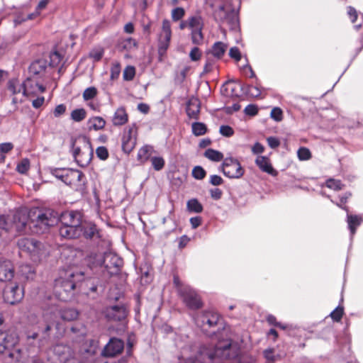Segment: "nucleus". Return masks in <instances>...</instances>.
<instances>
[{
	"instance_id": "obj_1",
	"label": "nucleus",
	"mask_w": 363,
	"mask_h": 363,
	"mask_svg": "<svg viewBox=\"0 0 363 363\" xmlns=\"http://www.w3.org/2000/svg\"><path fill=\"white\" fill-rule=\"evenodd\" d=\"M11 230L26 232L28 225L30 230L36 234L44 233L58 222V215L52 209H34L28 213L17 211L11 215Z\"/></svg>"
},
{
	"instance_id": "obj_2",
	"label": "nucleus",
	"mask_w": 363,
	"mask_h": 363,
	"mask_svg": "<svg viewBox=\"0 0 363 363\" xmlns=\"http://www.w3.org/2000/svg\"><path fill=\"white\" fill-rule=\"evenodd\" d=\"M33 330L27 332V338L38 340L40 346L48 343L51 331L53 328L56 330V337H60L65 332V327L57 320V315L53 311H48L38 318L33 324Z\"/></svg>"
},
{
	"instance_id": "obj_3",
	"label": "nucleus",
	"mask_w": 363,
	"mask_h": 363,
	"mask_svg": "<svg viewBox=\"0 0 363 363\" xmlns=\"http://www.w3.org/2000/svg\"><path fill=\"white\" fill-rule=\"evenodd\" d=\"M214 19L220 24L235 28L238 22V13L233 6V0H209Z\"/></svg>"
},
{
	"instance_id": "obj_4",
	"label": "nucleus",
	"mask_w": 363,
	"mask_h": 363,
	"mask_svg": "<svg viewBox=\"0 0 363 363\" xmlns=\"http://www.w3.org/2000/svg\"><path fill=\"white\" fill-rule=\"evenodd\" d=\"M83 277L84 273L82 272H74L69 269L65 272V277L56 279L55 293L59 299L67 301L72 296L76 282L82 280Z\"/></svg>"
},
{
	"instance_id": "obj_5",
	"label": "nucleus",
	"mask_w": 363,
	"mask_h": 363,
	"mask_svg": "<svg viewBox=\"0 0 363 363\" xmlns=\"http://www.w3.org/2000/svg\"><path fill=\"white\" fill-rule=\"evenodd\" d=\"M18 337L14 333L0 331V353L6 352L4 363H17L21 357V350L16 345Z\"/></svg>"
},
{
	"instance_id": "obj_6",
	"label": "nucleus",
	"mask_w": 363,
	"mask_h": 363,
	"mask_svg": "<svg viewBox=\"0 0 363 363\" xmlns=\"http://www.w3.org/2000/svg\"><path fill=\"white\" fill-rule=\"evenodd\" d=\"M93 257L98 259L97 264H103V267L110 276L118 274L123 264V259L111 252L96 255Z\"/></svg>"
},
{
	"instance_id": "obj_7",
	"label": "nucleus",
	"mask_w": 363,
	"mask_h": 363,
	"mask_svg": "<svg viewBox=\"0 0 363 363\" xmlns=\"http://www.w3.org/2000/svg\"><path fill=\"white\" fill-rule=\"evenodd\" d=\"M230 347V343L224 346H216L214 352H210L206 350L201 351L195 358H189L186 363H212L216 357L225 356L228 357V350Z\"/></svg>"
},
{
	"instance_id": "obj_8",
	"label": "nucleus",
	"mask_w": 363,
	"mask_h": 363,
	"mask_svg": "<svg viewBox=\"0 0 363 363\" xmlns=\"http://www.w3.org/2000/svg\"><path fill=\"white\" fill-rule=\"evenodd\" d=\"M222 171L225 176L230 179H240L245 172L239 161L232 157L224 159L222 164Z\"/></svg>"
},
{
	"instance_id": "obj_9",
	"label": "nucleus",
	"mask_w": 363,
	"mask_h": 363,
	"mask_svg": "<svg viewBox=\"0 0 363 363\" xmlns=\"http://www.w3.org/2000/svg\"><path fill=\"white\" fill-rule=\"evenodd\" d=\"M137 141V126L135 123L123 129L121 136L122 150L129 154L135 148Z\"/></svg>"
},
{
	"instance_id": "obj_10",
	"label": "nucleus",
	"mask_w": 363,
	"mask_h": 363,
	"mask_svg": "<svg viewBox=\"0 0 363 363\" xmlns=\"http://www.w3.org/2000/svg\"><path fill=\"white\" fill-rule=\"evenodd\" d=\"M203 21L201 16L195 15L189 18V29L191 30V40L194 44L199 45L203 43Z\"/></svg>"
},
{
	"instance_id": "obj_11",
	"label": "nucleus",
	"mask_w": 363,
	"mask_h": 363,
	"mask_svg": "<svg viewBox=\"0 0 363 363\" xmlns=\"http://www.w3.org/2000/svg\"><path fill=\"white\" fill-rule=\"evenodd\" d=\"M18 246L22 251L29 253L34 260L41 255L43 244L33 238H21L18 240Z\"/></svg>"
},
{
	"instance_id": "obj_12",
	"label": "nucleus",
	"mask_w": 363,
	"mask_h": 363,
	"mask_svg": "<svg viewBox=\"0 0 363 363\" xmlns=\"http://www.w3.org/2000/svg\"><path fill=\"white\" fill-rule=\"evenodd\" d=\"M179 296L183 302L190 309L196 310L202 306L201 298L196 291L191 287L181 289Z\"/></svg>"
},
{
	"instance_id": "obj_13",
	"label": "nucleus",
	"mask_w": 363,
	"mask_h": 363,
	"mask_svg": "<svg viewBox=\"0 0 363 363\" xmlns=\"http://www.w3.org/2000/svg\"><path fill=\"white\" fill-rule=\"evenodd\" d=\"M65 184L72 186L76 191L84 189L86 182L84 174L79 170L68 169Z\"/></svg>"
},
{
	"instance_id": "obj_14",
	"label": "nucleus",
	"mask_w": 363,
	"mask_h": 363,
	"mask_svg": "<svg viewBox=\"0 0 363 363\" xmlns=\"http://www.w3.org/2000/svg\"><path fill=\"white\" fill-rule=\"evenodd\" d=\"M171 36L170 22L165 19L162 21V31L159 36L158 53L160 57L165 55L169 45Z\"/></svg>"
},
{
	"instance_id": "obj_15",
	"label": "nucleus",
	"mask_w": 363,
	"mask_h": 363,
	"mask_svg": "<svg viewBox=\"0 0 363 363\" xmlns=\"http://www.w3.org/2000/svg\"><path fill=\"white\" fill-rule=\"evenodd\" d=\"M218 320L219 316L217 313L213 311H205L196 316L195 323L203 330H206V326L211 328L216 325Z\"/></svg>"
},
{
	"instance_id": "obj_16",
	"label": "nucleus",
	"mask_w": 363,
	"mask_h": 363,
	"mask_svg": "<svg viewBox=\"0 0 363 363\" xmlns=\"http://www.w3.org/2000/svg\"><path fill=\"white\" fill-rule=\"evenodd\" d=\"M45 91V87L35 78L28 77L23 83V94L27 97L34 96Z\"/></svg>"
},
{
	"instance_id": "obj_17",
	"label": "nucleus",
	"mask_w": 363,
	"mask_h": 363,
	"mask_svg": "<svg viewBox=\"0 0 363 363\" xmlns=\"http://www.w3.org/2000/svg\"><path fill=\"white\" fill-rule=\"evenodd\" d=\"M23 297V291L18 285H9L4 291V301L13 305L18 303Z\"/></svg>"
},
{
	"instance_id": "obj_18",
	"label": "nucleus",
	"mask_w": 363,
	"mask_h": 363,
	"mask_svg": "<svg viewBox=\"0 0 363 363\" xmlns=\"http://www.w3.org/2000/svg\"><path fill=\"white\" fill-rule=\"evenodd\" d=\"M124 342L121 339L112 337L104 347L101 354L104 357H115L122 352Z\"/></svg>"
},
{
	"instance_id": "obj_19",
	"label": "nucleus",
	"mask_w": 363,
	"mask_h": 363,
	"mask_svg": "<svg viewBox=\"0 0 363 363\" xmlns=\"http://www.w3.org/2000/svg\"><path fill=\"white\" fill-rule=\"evenodd\" d=\"M58 213L57 212H56ZM59 216V214H57ZM60 220L62 225H80L82 223V214L78 211H65L61 214L60 218H58V220Z\"/></svg>"
},
{
	"instance_id": "obj_20",
	"label": "nucleus",
	"mask_w": 363,
	"mask_h": 363,
	"mask_svg": "<svg viewBox=\"0 0 363 363\" xmlns=\"http://www.w3.org/2000/svg\"><path fill=\"white\" fill-rule=\"evenodd\" d=\"M105 317L111 321H121L126 317L125 308L123 306L107 307L104 311Z\"/></svg>"
},
{
	"instance_id": "obj_21",
	"label": "nucleus",
	"mask_w": 363,
	"mask_h": 363,
	"mask_svg": "<svg viewBox=\"0 0 363 363\" xmlns=\"http://www.w3.org/2000/svg\"><path fill=\"white\" fill-rule=\"evenodd\" d=\"M59 233L61 237L67 239H75L82 235V230L80 225H62L59 228Z\"/></svg>"
},
{
	"instance_id": "obj_22",
	"label": "nucleus",
	"mask_w": 363,
	"mask_h": 363,
	"mask_svg": "<svg viewBox=\"0 0 363 363\" xmlns=\"http://www.w3.org/2000/svg\"><path fill=\"white\" fill-rule=\"evenodd\" d=\"M13 276L14 270L12 263L9 260L0 259V281H10Z\"/></svg>"
},
{
	"instance_id": "obj_23",
	"label": "nucleus",
	"mask_w": 363,
	"mask_h": 363,
	"mask_svg": "<svg viewBox=\"0 0 363 363\" xmlns=\"http://www.w3.org/2000/svg\"><path fill=\"white\" fill-rule=\"evenodd\" d=\"M72 154L79 165L81 167H86L91 160L93 149L90 146L89 148L86 150V154L85 155L84 158H82L83 155H84V151H82L79 147H74Z\"/></svg>"
},
{
	"instance_id": "obj_24",
	"label": "nucleus",
	"mask_w": 363,
	"mask_h": 363,
	"mask_svg": "<svg viewBox=\"0 0 363 363\" xmlns=\"http://www.w3.org/2000/svg\"><path fill=\"white\" fill-rule=\"evenodd\" d=\"M337 205L342 208L343 210L346 211L347 212V222L348 224V228L350 230L351 235L353 236L356 232V228L360 225L362 223L363 219L361 216L357 215H350L348 213V208L346 206H342L340 204L337 203Z\"/></svg>"
},
{
	"instance_id": "obj_25",
	"label": "nucleus",
	"mask_w": 363,
	"mask_h": 363,
	"mask_svg": "<svg viewBox=\"0 0 363 363\" xmlns=\"http://www.w3.org/2000/svg\"><path fill=\"white\" fill-rule=\"evenodd\" d=\"M200 101L196 98H192L189 100L186 104V112L189 118L199 119L200 113Z\"/></svg>"
},
{
	"instance_id": "obj_26",
	"label": "nucleus",
	"mask_w": 363,
	"mask_h": 363,
	"mask_svg": "<svg viewBox=\"0 0 363 363\" xmlns=\"http://www.w3.org/2000/svg\"><path fill=\"white\" fill-rule=\"evenodd\" d=\"M80 228L82 230V235L86 239H92L94 237H98L99 230L96 225L91 222L82 221Z\"/></svg>"
},
{
	"instance_id": "obj_27",
	"label": "nucleus",
	"mask_w": 363,
	"mask_h": 363,
	"mask_svg": "<svg viewBox=\"0 0 363 363\" xmlns=\"http://www.w3.org/2000/svg\"><path fill=\"white\" fill-rule=\"evenodd\" d=\"M47 64L43 60H35L29 67V77L35 79L37 76H42L46 69Z\"/></svg>"
},
{
	"instance_id": "obj_28",
	"label": "nucleus",
	"mask_w": 363,
	"mask_h": 363,
	"mask_svg": "<svg viewBox=\"0 0 363 363\" xmlns=\"http://www.w3.org/2000/svg\"><path fill=\"white\" fill-rule=\"evenodd\" d=\"M50 311H53L57 315V320L59 317L66 321H72L77 318L78 312L74 308H65L58 311L57 308H51Z\"/></svg>"
},
{
	"instance_id": "obj_29",
	"label": "nucleus",
	"mask_w": 363,
	"mask_h": 363,
	"mask_svg": "<svg viewBox=\"0 0 363 363\" xmlns=\"http://www.w3.org/2000/svg\"><path fill=\"white\" fill-rule=\"evenodd\" d=\"M128 121V116L123 107L117 108L113 116L112 123L115 126H121Z\"/></svg>"
},
{
	"instance_id": "obj_30",
	"label": "nucleus",
	"mask_w": 363,
	"mask_h": 363,
	"mask_svg": "<svg viewBox=\"0 0 363 363\" xmlns=\"http://www.w3.org/2000/svg\"><path fill=\"white\" fill-rule=\"evenodd\" d=\"M54 353L59 357L61 362L65 361L67 357L74 356V352L69 346L62 344L54 347Z\"/></svg>"
},
{
	"instance_id": "obj_31",
	"label": "nucleus",
	"mask_w": 363,
	"mask_h": 363,
	"mask_svg": "<svg viewBox=\"0 0 363 363\" xmlns=\"http://www.w3.org/2000/svg\"><path fill=\"white\" fill-rule=\"evenodd\" d=\"M228 48L227 44L218 41L216 42L211 47V49L209 51L214 57L216 59H220L226 52Z\"/></svg>"
},
{
	"instance_id": "obj_32",
	"label": "nucleus",
	"mask_w": 363,
	"mask_h": 363,
	"mask_svg": "<svg viewBox=\"0 0 363 363\" xmlns=\"http://www.w3.org/2000/svg\"><path fill=\"white\" fill-rule=\"evenodd\" d=\"M106 123V121L101 116L91 117L87 121L89 129L94 130H100L104 129Z\"/></svg>"
},
{
	"instance_id": "obj_33",
	"label": "nucleus",
	"mask_w": 363,
	"mask_h": 363,
	"mask_svg": "<svg viewBox=\"0 0 363 363\" xmlns=\"http://www.w3.org/2000/svg\"><path fill=\"white\" fill-rule=\"evenodd\" d=\"M153 152V147L150 145H146L142 147L138 152V160L141 163L147 162Z\"/></svg>"
},
{
	"instance_id": "obj_34",
	"label": "nucleus",
	"mask_w": 363,
	"mask_h": 363,
	"mask_svg": "<svg viewBox=\"0 0 363 363\" xmlns=\"http://www.w3.org/2000/svg\"><path fill=\"white\" fill-rule=\"evenodd\" d=\"M257 165L265 172L272 174L274 172V169L272 168L271 164L267 157L263 156H259L255 160Z\"/></svg>"
},
{
	"instance_id": "obj_35",
	"label": "nucleus",
	"mask_w": 363,
	"mask_h": 363,
	"mask_svg": "<svg viewBox=\"0 0 363 363\" xmlns=\"http://www.w3.org/2000/svg\"><path fill=\"white\" fill-rule=\"evenodd\" d=\"M19 272L26 279H33L35 277V270L34 267L28 264L20 266Z\"/></svg>"
},
{
	"instance_id": "obj_36",
	"label": "nucleus",
	"mask_w": 363,
	"mask_h": 363,
	"mask_svg": "<svg viewBox=\"0 0 363 363\" xmlns=\"http://www.w3.org/2000/svg\"><path fill=\"white\" fill-rule=\"evenodd\" d=\"M187 211L190 213H200L203 211L202 204L196 199H189L186 203Z\"/></svg>"
},
{
	"instance_id": "obj_37",
	"label": "nucleus",
	"mask_w": 363,
	"mask_h": 363,
	"mask_svg": "<svg viewBox=\"0 0 363 363\" xmlns=\"http://www.w3.org/2000/svg\"><path fill=\"white\" fill-rule=\"evenodd\" d=\"M86 115L87 113L84 108H76L71 112L70 118L73 121L79 123L84 120L86 117Z\"/></svg>"
},
{
	"instance_id": "obj_38",
	"label": "nucleus",
	"mask_w": 363,
	"mask_h": 363,
	"mask_svg": "<svg viewBox=\"0 0 363 363\" xmlns=\"http://www.w3.org/2000/svg\"><path fill=\"white\" fill-rule=\"evenodd\" d=\"M204 156L213 162H220L223 159L222 152L211 148L205 151Z\"/></svg>"
},
{
	"instance_id": "obj_39",
	"label": "nucleus",
	"mask_w": 363,
	"mask_h": 363,
	"mask_svg": "<svg viewBox=\"0 0 363 363\" xmlns=\"http://www.w3.org/2000/svg\"><path fill=\"white\" fill-rule=\"evenodd\" d=\"M192 133L196 136L204 135L207 131L206 125L201 122H194L191 125Z\"/></svg>"
},
{
	"instance_id": "obj_40",
	"label": "nucleus",
	"mask_w": 363,
	"mask_h": 363,
	"mask_svg": "<svg viewBox=\"0 0 363 363\" xmlns=\"http://www.w3.org/2000/svg\"><path fill=\"white\" fill-rule=\"evenodd\" d=\"M8 89L13 95L23 92V84H20L16 79H11L9 82Z\"/></svg>"
},
{
	"instance_id": "obj_41",
	"label": "nucleus",
	"mask_w": 363,
	"mask_h": 363,
	"mask_svg": "<svg viewBox=\"0 0 363 363\" xmlns=\"http://www.w3.org/2000/svg\"><path fill=\"white\" fill-rule=\"evenodd\" d=\"M98 94V90L94 86H90L86 88L82 94V98L84 101H89L96 97Z\"/></svg>"
},
{
	"instance_id": "obj_42",
	"label": "nucleus",
	"mask_w": 363,
	"mask_h": 363,
	"mask_svg": "<svg viewBox=\"0 0 363 363\" xmlns=\"http://www.w3.org/2000/svg\"><path fill=\"white\" fill-rule=\"evenodd\" d=\"M63 53L60 51H54L50 55V65L52 67H57L62 60Z\"/></svg>"
},
{
	"instance_id": "obj_43",
	"label": "nucleus",
	"mask_w": 363,
	"mask_h": 363,
	"mask_svg": "<svg viewBox=\"0 0 363 363\" xmlns=\"http://www.w3.org/2000/svg\"><path fill=\"white\" fill-rule=\"evenodd\" d=\"M11 215L7 216L0 215V228L6 231L11 230Z\"/></svg>"
},
{
	"instance_id": "obj_44",
	"label": "nucleus",
	"mask_w": 363,
	"mask_h": 363,
	"mask_svg": "<svg viewBox=\"0 0 363 363\" xmlns=\"http://www.w3.org/2000/svg\"><path fill=\"white\" fill-rule=\"evenodd\" d=\"M151 162L153 168L156 171L161 170L164 166V160L161 157H153L151 158Z\"/></svg>"
},
{
	"instance_id": "obj_45",
	"label": "nucleus",
	"mask_w": 363,
	"mask_h": 363,
	"mask_svg": "<svg viewBox=\"0 0 363 363\" xmlns=\"http://www.w3.org/2000/svg\"><path fill=\"white\" fill-rule=\"evenodd\" d=\"M68 169H51V174L56 178L60 179L65 183L66 179L67 171Z\"/></svg>"
},
{
	"instance_id": "obj_46",
	"label": "nucleus",
	"mask_w": 363,
	"mask_h": 363,
	"mask_svg": "<svg viewBox=\"0 0 363 363\" xmlns=\"http://www.w3.org/2000/svg\"><path fill=\"white\" fill-rule=\"evenodd\" d=\"M13 148V145L11 143H4L0 144V160H4L5 156L4 154L8 153Z\"/></svg>"
},
{
	"instance_id": "obj_47",
	"label": "nucleus",
	"mask_w": 363,
	"mask_h": 363,
	"mask_svg": "<svg viewBox=\"0 0 363 363\" xmlns=\"http://www.w3.org/2000/svg\"><path fill=\"white\" fill-rule=\"evenodd\" d=\"M206 175V172L201 166H196L192 170V176L196 179H203Z\"/></svg>"
},
{
	"instance_id": "obj_48",
	"label": "nucleus",
	"mask_w": 363,
	"mask_h": 363,
	"mask_svg": "<svg viewBox=\"0 0 363 363\" xmlns=\"http://www.w3.org/2000/svg\"><path fill=\"white\" fill-rule=\"evenodd\" d=\"M121 45L122 48L126 50H130L137 46L135 40L131 38L123 40Z\"/></svg>"
},
{
	"instance_id": "obj_49",
	"label": "nucleus",
	"mask_w": 363,
	"mask_h": 363,
	"mask_svg": "<svg viewBox=\"0 0 363 363\" xmlns=\"http://www.w3.org/2000/svg\"><path fill=\"white\" fill-rule=\"evenodd\" d=\"M297 155L300 160H308L311 157V153L306 147L299 148L298 150Z\"/></svg>"
},
{
	"instance_id": "obj_50",
	"label": "nucleus",
	"mask_w": 363,
	"mask_h": 363,
	"mask_svg": "<svg viewBox=\"0 0 363 363\" xmlns=\"http://www.w3.org/2000/svg\"><path fill=\"white\" fill-rule=\"evenodd\" d=\"M30 167V162L28 159H23L18 164L16 169L21 174L26 173Z\"/></svg>"
},
{
	"instance_id": "obj_51",
	"label": "nucleus",
	"mask_w": 363,
	"mask_h": 363,
	"mask_svg": "<svg viewBox=\"0 0 363 363\" xmlns=\"http://www.w3.org/2000/svg\"><path fill=\"white\" fill-rule=\"evenodd\" d=\"M327 187L333 190H340L342 189L343 185L340 180L330 179L326 182Z\"/></svg>"
},
{
	"instance_id": "obj_52",
	"label": "nucleus",
	"mask_w": 363,
	"mask_h": 363,
	"mask_svg": "<svg viewBox=\"0 0 363 363\" xmlns=\"http://www.w3.org/2000/svg\"><path fill=\"white\" fill-rule=\"evenodd\" d=\"M96 156L101 160L108 159L109 154L107 148L104 146L98 147L96 150Z\"/></svg>"
},
{
	"instance_id": "obj_53",
	"label": "nucleus",
	"mask_w": 363,
	"mask_h": 363,
	"mask_svg": "<svg viewBox=\"0 0 363 363\" xmlns=\"http://www.w3.org/2000/svg\"><path fill=\"white\" fill-rule=\"evenodd\" d=\"M135 74V69L133 66H128L123 72V79L127 81L132 80Z\"/></svg>"
},
{
	"instance_id": "obj_54",
	"label": "nucleus",
	"mask_w": 363,
	"mask_h": 363,
	"mask_svg": "<svg viewBox=\"0 0 363 363\" xmlns=\"http://www.w3.org/2000/svg\"><path fill=\"white\" fill-rule=\"evenodd\" d=\"M184 14V9L181 7H177L172 10V18L174 21H177L182 18Z\"/></svg>"
},
{
	"instance_id": "obj_55",
	"label": "nucleus",
	"mask_w": 363,
	"mask_h": 363,
	"mask_svg": "<svg viewBox=\"0 0 363 363\" xmlns=\"http://www.w3.org/2000/svg\"><path fill=\"white\" fill-rule=\"evenodd\" d=\"M219 133L225 137H231L234 135V130L229 125H223L220 127Z\"/></svg>"
},
{
	"instance_id": "obj_56",
	"label": "nucleus",
	"mask_w": 363,
	"mask_h": 363,
	"mask_svg": "<svg viewBox=\"0 0 363 363\" xmlns=\"http://www.w3.org/2000/svg\"><path fill=\"white\" fill-rule=\"evenodd\" d=\"M270 116L276 121H281L283 118V112L280 108L274 107L271 111Z\"/></svg>"
},
{
	"instance_id": "obj_57",
	"label": "nucleus",
	"mask_w": 363,
	"mask_h": 363,
	"mask_svg": "<svg viewBox=\"0 0 363 363\" xmlns=\"http://www.w3.org/2000/svg\"><path fill=\"white\" fill-rule=\"evenodd\" d=\"M343 315V308L338 306L330 313V317L335 321H340Z\"/></svg>"
},
{
	"instance_id": "obj_58",
	"label": "nucleus",
	"mask_w": 363,
	"mask_h": 363,
	"mask_svg": "<svg viewBox=\"0 0 363 363\" xmlns=\"http://www.w3.org/2000/svg\"><path fill=\"white\" fill-rule=\"evenodd\" d=\"M71 330L78 336L84 337L86 335V329L83 325L72 326Z\"/></svg>"
},
{
	"instance_id": "obj_59",
	"label": "nucleus",
	"mask_w": 363,
	"mask_h": 363,
	"mask_svg": "<svg viewBox=\"0 0 363 363\" xmlns=\"http://www.w3.org/2000/svg\"><path fill=\"white\" fill-rule=\"evenodd\" d=\"M229 56L234 59L236 62H238L241 59V53L240 50L237 47H233L229 50Z\"/></svg>"
},
{
	"instance_id": "obj_60",
	"label": "nucleus",
	"mask_w": 363,
	"mask_h": 363,
	"mask_svg": "<svg viewBox=\"0 0 363 363\" xmlns=\"http://www.w3.org/2000/svg\"><path fill=\"white\" fill-rule=\"evenodd\" d=\"M173 283H174V285L175 286L179 294H180L181 289H185V288H188L189 286V285H186V284H183L180 281L179 277L177 275L174 276Z\"/></svg>"
},
{
	"instance_id": "obj_61",
	"label": "nucleus",
	"mask_w": 363,
	"mask_h": 363,
	"mask_svg": "<svg viewBox=\"0 0 363 363\" xmlns=\"http://www.w3.org/2000/svg\"><path fill=\"white\" fill-rule=\"evenodd\" d=\"M66 109L67 108L65 104H61L57 105L53 111L54 116L56 118L61 116L66 112Z\"/></svg>"
},
{
	"instance_id": "obj_62",
	"label": "nucleus",
	"mask_w": 363,
	"mask_h": 363,
	"mask_svg": "<svg viewBox=\"0 0 363 363\" xmlns=\"http://www.w3.org/2000/svg\"><path fill=\"white\" fill-rule=\"evenodd\" d=\"M267 320L270 325H273L274 326L279 327L283 330L286 329V325H283L282 323L277 321L276 318L272 315H269L267 317Z\"/></svg>"
},
{
	"instance_id": "obj_63",
	"label": "nucleus",
	"mask_w": 363,
	"mask_h": 363,
	"mask_svg": "<svg viewBox=\"0 0 363 363\" xmlns=\"http://www.w3.org/2000/svg\"><path fill=\"white\" fill-rule=\"evenodd\" d=\"M248 94L253 97H259L261 95V90L257 86H248Z\"/></svg>"
},
{
	"instance_id": "obj_64",
	"label": "nucleus",
	"mask_w": 363,
	"mask_h": 363,
	"mask_svg": "<svg viewBox=\"0 0 363 363\" xmlns=\"http://www.w3.org/2000/svg\"><path fill=\"white\" fill-rule=\"evenodd\" d=\"M104 55V51L101 49L91 50L89 53V56L93 58L95 61L101 60Z\"/></svg>"
}]
</instances>
